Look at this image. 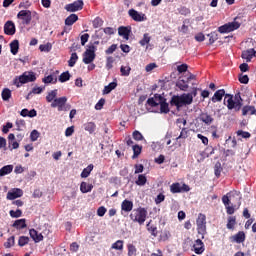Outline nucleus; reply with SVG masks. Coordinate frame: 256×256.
<instances>
[{
	"mask_svg": "<svg viewBox=\"0 0 256 256\" xmlns=\"http://www.w3.org/2000/svg\"><path fill=\"white\" fill-rule=\"evenodd\" d=\"M124 242L123 240H117L111 246V249H115L116 251H123Z\"/></svg>",
	"mask_w": 256,
	"mask_h": 256,
	"instance_id": "40",
	"label": "nucleus"
},
{
	"mask_svg": "<svg viewBox=\"0 0 256 256\" xmlns=\"http://www.w3.org/2000/svg\"><path fill=\"white\" fill-rule=\"evenodd\" d=\"M80 191L81 193H91V191H93V184H88L87 182H81Z\"/></svg>",
	"mask_w": 256,
	"mask_h": 256,
	"instance_id": "30",
	"label": "nucleus"
},
{
	"mask_svg": "<svg viewBox=\"0 0 256 256\" xmlns=\"http://www.w3.org/2000/svg\"><path fill=\"white\" fill-rule=\"evenodd\" d=\"M256 51L255 49L251 48L248 50H244L242 52V59H245L247 61V63H249L251 61V59H253V57H255Z\"/></svg>",
	"mask_w": 256,
	"mask_h": 256,
	"instance_id": "21",
	"label": "nucleus"
},
{
	"mask_svg": "<svg viewBox=\"0 0 256 256\" xmlns=\"http://www.w3.org/2000/svg\"><path fill=\"white\" fill-rule=\"evenodd\" d=\"M235 225H237V217L235 216L228 217V222L226 224L227 229L233 230L235 229Z\"/></svg>",
	"mask_w": 256,
	"mask_h": 256,
	"instance_id": "33",
	"label": "nucleus"
},
{
	"mask_svg": "<svg viewBox=\"0 0 256 256\" xmlns=\"http://www.w3.org/2000/svg\"><path fill=\"white\" fill-rule=\"evenodd\" d=\"M117 87V82H111L109 85L104 87L103 90V95H109L113 91V89H116Z\"/></svg>",
	"mask_w": 256,
	"mask_h": 256,
	"instance_id": "35",
	"label": "nucleus"
},
{
	"mask_svg": "<svg viewBox=\"0 0 256 256\" xmlns=\"http://www.w3.org/2000/svg\"><path fill=\"white\" fill-rule=\"evenodd\" d=\"M231 199L239 201V203H241V192L233 190L224 195L222 197V203L225 205V207L231 205Z\"/></svg>",
	"mask_w": 256,
	"mask_h": 256,
	"instance_id": "6",
	"label": "nucleus"
},
{
	"mask_svg": "<svg viewBox=\"0 0 256 256\" xmlns=\"http://www.w3.org/2000/svg\"><path fill=\"white\" fill-rule=\"evenodd\" d=\"M2 99L3 101H9L11 99V90L9 88H4L2 90Z\"/></svg>",
	"mask_w": 256,
	"mask_h": 256,
	"instance_id": "44",
	"label": "nucleus"
},
{
	"mask_svg": "<svg viewBox=\"0 0 256 256\" xmlns=\"http://www.w3.org/2000/svg\"><path fill=\"white\" fill-rule=\"evenodd\" d=\"M238 80L244 85H247V83H249V76L241 74Z\"/></svg>",
	"mask_w": 256,
	"mask_h": 256,
	"instance_id": "64",
	"label": "nucleus"
},
{
	"mask_svg": "<svg viewBox=\"0 0 256 256\" xmlns=\"http://www.w3.org/2000/svg\"><path fill=\"white\" fill-rule=\"evenodd\" d=\"M132 149H133L132 159H137V157L141 155V151H143V146L136 144L132 146Z\"/></svg>",
	"mask_w": 256,
	"mask_h": 256,
	"instance_id": "34",
	"label": "nucleus"
},
{
	"mask_svg": "<svg viewBox=\"0 0 256 256\" xmlns=\"http://www.w3.org/2000/svg\"><path fill=\"white\" fill-rule=\"evenodd\" d=\"M176 87H178L180 91H189V81L180 79L176 82Z\"/></svg>",
	"mask_w": 256,
	"mask_h": 256,
	"instance_id": "27",
	"label": "nucleus"
},
{
	"mask_svg": "<svg viewBox=\"0 0 256 256\" xmlns=\"http://www.w3.org/2000/svg\"><path fill=\"white\" fill-rule=\"evenodd\" d=\"M128 15L129 17H131V19H133V21H136L137 23H141L142 21H147V16L143 13H139L135 9H130L128 11Z\"/></svg>",
	"mask_w": 256,
	"mask_h": 256,
	"instance_id": "11",
	"label": "nucleus"
},
{
	"mask_svg": "<svg viewBox=\"0 0 256 256\" xmlns=\"http://www.w3.org/2000/svg\"><path fill=\"white\" fill-rule=\"evenodd\" d=\"M39 50L42 51V52H45V53H49L51 51V44L48 43V44H41L39 46Z\"/></svg>",
	"mask_w": 256,
	"mask_h": 256,
	"instance_id": "58",
	"label": "nucleus"
},
{
	"mask_svg": "<svg viewBox=\"0 0 256 256\" xmlns=\"http://www.w3.org/2000/svg\"><path fill=\"white\" fill-rule=\"evenodd\" d=\"M94 29H99V27H103V19L100 17H96L92 22Z\"/></svg>",
	"mask_w": 256,
	"mask_h": 256,
	"instance_id": "49",
	"label": "nucleus"
},
{
	"mask_svg": "<svg viewBox=\"0 0 256 256\" xmlns=\"http://www.w3.org/2000/svg\"><path fill=\"white\" fill-rule=\"evenodd\" d=\"M239 27H241V24H239V22H229L218 27V31L219 33H231L232 31H236V29H239Z\"/></svg>",
	"mask_w": 256,
	"mask_h": 256,
	"instance_id": "8",
	"label": "nucleus"
},
{
	"mask_svg": "<svg viewBox=\"0 0 256 256\" xmlns=\"http://www.w3.org/2000/svg\"><path fill=\"white\" fill-rule=\"evenodd\" d=\"M192 251H194L196 255H203V253H205V244L203 243L201 238L195 240Z\"/></svg>",
	"mask_w": 256,
	"mask_h": 256,
	"instance_id": "14",
	"label": "nucleus"
},
{
	"mask_svg": "<svg viewBox=\"0 0 256 256\" xmlns=\"http://www.w3.org/2000/svg\"><path fill=\"white\" fill-rule=\"evenodd\" d=\"M10 51L12 55H17V53H19V40H13L10 43Z\"/></svg>",
	"mask_w": 256,
	"mask_h": 256,
	"instance_id": "32",
	"label": "nucleus"
},
{
	"mask_svg": "<svg viewBox=\"0 0 256 256\" xmlns=\"http://www.w3.org/2000/svg\"><path fill=\"white\" fill-rule=\"evenodd\" d=\"M59 74V70H56L55 72H53L52 74L45 76L42 81L48 85L49 83H57V75Z\"/></svg>",
	"mask_w": 256,
	"mask_h": 256,
	"instance_id": "20",
	"label": "nucleus"
},
{
	"mask_svg": "<svg viewBox=\"0 0 256 256\" xmlns=\"http://www.w3.org/2000/svg\"><path fill=\"white\" fill-rule=\"evenodd\" d=\"M169 103H167V101H164L160 104V112L161 113H169Z\"/></svg>",
	"mask_w": 256,
	"mask_h": 256,
	"instance_id": "54",
	"label": "nucleus"
},
{
	"mask_svg": "<svg viewBox=\"0 0 256 256\" xmlns=\"http://www.w3.org/2000/svg\"><path fill=\"white\" fill-rule=\"evenodd\" d=\"M187 69H189V66L187 64L177 66L178 73H186Z\"/></svg>",
	"mask_w": 256,
	"mask_h": 256,
	"instance_id": "62",
	"label": "nucleus"
},
{
	"mask_svg": "<svg viewBox=\"0 0 256 256\" xmlns=\"http://www.w3.org/2000/svg\"><path fill=\"white\" fill-rule=\"evenodd\" d=\"M105 213H107V208H105V206H100L97 209V215L98 217H105Z\"/></svg>",
	"mask_w": 256,
	"mask_h": 256,
	"instance_id": "60",
	"label": "nucleus"
},
{
	"mask_svg": "<svg viewBox=\"0 0 256 256\" xmlns=\"http://www.w3.org/2000/svg\"><path fill=\"white\" fill-rule=\"evenodd\" d=\"M9 215L12 217V219H19V217L23 216V211L21 209H17L16 211L10 210Z\"/></svg>",
	"mask_w": 256,
	"mask_h": 256,
	"instance_id": "41",
	"label": "nucleus"
},
{
	"mask_svg": "<svg viewBox=\"0 0 256 256\" xmlns=\"http://www.w3.org/2000/svg\"><path fill=\"white\" fill-rule=\"evenodd\" d=\"M130 219L133 223H138L139 225H143L145 221H147V209L143 207H139L134 209L130 213Z\"/></svg>",
	"mask_w": 256,
	"mask_h": 256,
	"instance_id": "3",
	"label": "nucleus"
},
{
	"mask_svg": "<svg viewBox=\"0 0 256 256\" xmlns=\"http://www.w3.org/2000/svg\"><path fill=\"white\" fill-rule=\"evenodd\" d=\"M189 191H191V187H189V185H187L185 183H183L181 185V183L175 182V183H172L171 186H170V192L173 193V194L189 193Z\"/></svg>",
	"mask_w": 256,
	"mask_h": 256,
	"instance_id": "7",
	"label": "nucleus"
},
{
	"mask_svg": "<svg viewBox=\"0 0 256 256\" xmlns=\"http://www.w3.org/2000/svg\"><path fill=\"white\" fill-rule=\"evenodd\" d=\"M29 235L31 239H33L34 243H41L44 239L43 234L37 232V230L33 228L29 230Z\"/></svg>",
	"mask_w": 256,
	"mask_h": 256,
	"instance_id": "19",
	"label": "nucleus"
},
{
	"mask_svg": "<svg viewBox=\"0 0 256 256\" xmlns=\"http://www.w3.org/2000/svg\"><path fill=\"white\" fill-rule=\"evenodd\" d=\"M103 105H105V99L101 98L95 105L96 111H101V109H103Z\"/></svg>",
	"mask_w": 256,
	"mask_h": 256,
	"instance_id": "61",
	"label": "nucleus"
},
{
	"mask_svg": "<svg viewBox=\"0 0 256 256\" xmlns=\"http://www.w3.org/2000/svg\"><path fill=\"white\" fill-rule=\"evenodd\" d=\"M132 137L133 139H135V141H143L144 139L143 134H141V132H139L138 130H135L132 133Z\"/></svg>",
	"mask_w": 256,
	"mask_h": 256,
	"instance_id": "57",
	"label": "nucleus"
},
{
	"mask_svg": "<svg viewBox=\"0 0 256 256\" xmlns=\"http://www.w3.org/2000/svg\"><path fill=\"white\" fill-rule=\"evenodd\" d=\"M233 239L236 243H243L245 241V232L239 231L236 235H234Z\"/></svg>",
	"mask_w": 256,
	"mask_h": 256,
	"instance_id": "37",
	"label": "nucleus"
},
{
	"mask_svg": "<svg viewBox=\"0 0 256 256\" xmlns=\"http://www.w3.org/2000/svg\"><path fill=\"white\" fill-rule=\"evenodd\" d=\"M149 43H151V36L149 33H145L143 38L139 41V45H141V47H145V45H149Z\"/></svg>",
	"mask_w": 256,
	"mask_h": 256,
	"instance_id": "36",
	"label": "nucleus"
},
{
	"mask_svg": "<svg viewBox=\"0 0 256 256\" xmlns=\"http://www.w3.org/2000/svg\"><path fill=\"white\" fill-rule=\"evenodd\" d=\"M66 103H67V97L63 96V97L54 99V101L51 103V107L53 109H55V107H58V111H63V107H65Z\"/></svg>",
	"mask_w": 256,
	"mask_h": 256,
	"instance_id": "16",
	"label": "nucleus"
},
{
	"mask_svg": "<svg viewBox=\"0 0 256 256\" xmlns=\"http://www.w3.org/2000/svg\"><path fill=\"white\" fill-rule=\"evenodd\" d=\"M13 173V165H6L0 169V177Z\"/></svg>",
	"mask_w": 256,
	"mask_h": 256,
	"instance_id": "31",
	"label": "nucleus"
},
{
	"mask_svg": "<svg viewBox=\"0 0 256 256\" xmlns=\"http://www.w3.org/2000/svg\"><path fill=\"white\" fill-rule=\"evenodd\" d=\"M29 241H30L29 237L20 236L18 239V245H19V247H25V245L29 244Z\"/></svg>",
	"mask_w": 256,
	"mask_h": 256,
	"instance_id": "46",
	"label": "nucleus"
},
{
	"mask_svg": "<svg viewBox=\"0 0 256 256\" xmlns=\"http://www.w3.org/2000/svg\"><path fill=\"white\" fill-rule=\"evenodd\" d=\"M17 19H21L24 25H29L33 17L30 10H21L17 14Z\"/></svg>",
	"mask_w": 256,
	"mask_h": 256,
	"instance_id": "12",
	"label": "nucleus"
},
{
	"mask_svg": "<svg viewBox=\"0 0 256 256\" xmlns=\"http://www.w3.org/2000/svg\"><path fill=\"white\" fill-rule=\"evenodd\" d=\"M189 137V129L182 128L180 135L176 137V141H179V139H187Z\"/></svg>",
	"mask_w": 256,
	"mask_h": 256,
	"instance_id": "48",
	"label": "nucleus"
},
{
	"mask_svg": "<svg viewBox=\"0 0 256 256\" xmlns=\"http://www.w3.org/2000/svg\"><path fill=\"white\" fill-rule=\"evenodd\" d=\"M19 197H23V190H21V188H14L7 193L6 199H8V201H15V199H19Z\"/></svg>",
	"mask_w": 256,
	"mask_h": 256,
	"instance_id": "15",
	"label": "nucleus"
},
{
	"mask_svg": "<svg viewBox=\"0 0 256 256\" xmlns=\"http://www.w3.org/2000/svg\"><path fill=\"white\" fill-rule=\"evenodd\" d=\"M208 37H209V44L213 45V43H215V41L219 39V34H217V32H211L210 34H208Z\"/></svg>",
	"mask_w": 256,
	"mask_h": 256,
	"instance_id": "51",
	"label": "nucleus"
},
{
	"mask_svg": "<svg viewBox=\"0 0 256 256\" xmlns=\"http://www.w3.org/2000/svg\"><path fill=\"white\" fill-rule=\"evenodd\" d=\"M200 121H202V123H205V125H211V123H213L215 119H213V117L209 113L203 112L200 114Z\"/></svg>",
	"mask_w": 256,
	"mask_h": 256,
	"instance_id": "23",
	"label": "nucleus"
},
{
	"mask_svg": "<svg viewBox=\"0 0 256 256\" xmlns=\"http://www.w3.org/2000/svg\"><path fill=\"white\" fill-rule=\"evenodd\" d=\"M83 127L90 135H93V133L97 131V125L95 122H86Z\"/></svg>",
	"mask_w": 256,
	"mask_h": 256,
	"instance_id": "26",
	"label": "nucleus"
},
{
	"mask_svg": "<svg viewBox=\"0 0 256 256\" xmlns=\"http://www.w3.org/2000/svg\"><path fill=\"white\" fill-rule=\"evenodd\" d=\"M12 227L14 229H25L27 227V220L25 218L15 220Z\"/></svg>",
	"mask_w": 256,
	"mask_h": 256,
	"instance_id": "25",
	"label": "nucleus"
},
{
	"mask_svg": "<svg viewBox=\"0 0 256 256\" xmlns=\"http://www.w3.org/2000/svg\"><path fill=\"white\" fill-rule=\"evenodd\" d=\"M40 135H41V134L39 133V131L33 130V131L30 133V139H31V141H33V142L37 141V140L39 139Z\"/></svg>",
	"mask_w": 256,
	"mask_h": 256,
	"instance_id": "59",
	"label": "nucleus"
},
{
	"mask_svg": "<svg viewBox=\"0 0 256 256\" xmlns=\"http://www.w3.org/2000/svg\"><path fill=\"white\" fill-rule=\"evenodd\" d=\"M77 21H79V16H77V14H70L65 19V25H67L68 27H71V26L75 25V23H77Z\"/></svg>",
	"mask_w": 256,
	"mask_h": 256,
	"instance_id": "24",
	"label": "nucleus"
},
{
	"mask_svg": "<svg viewBox=\"0 0 256 256\" xmlns=\"http://www.w3.org/2000/svg\"><path fill=\"white\" fill-rule=\"evenodd\" d=\"M136 185L143 187L147 183V176L145 174L138 175V179L135 181Z\"/></svg>",
	"mask_w": 256,
	"mask_h": 256,
	"instance_id": "38",
	"label": "nucleus"
},
{
	"mask_svg": "<svg viewBox=\"0 0 256 256\" xmlns=\"http://www.w3.org/2000/svg\"><path fill=\"white\" fill-rule=\"evenodd\" d=\"M36 80H37V77L33 72H24L21 76H19V82L22 84L33 83V81H36Z\"/></svg>",
	"mask_w": 256,
	"mask_h": 256,
	"instance_id": "13",
	"label": "nucleus"
},
{
	"mask_svg": "<svg viewBox=\"0 0 256 256\" xmlns=\"http://www.w3.org/2000/svg\"><path fill=\"white\" fill-rule=\"evenodd\" d=\"M196 225L199 237L201 239H205V235H207V216H205L203 213H199L196 220Z\"/></svg>",
	"mask_w": 256,
	"mask_h": 256,
	"instance_id": "4",
	"label": "nucleus"
},
{
	"mask_svg": "<svg viewBox=\"0 0 256 256\" xmlns=\"http://www.w3.org/2000/svg\"><path fill=\"white\" fill-rule=\"evenodd\" d=\"M83 5H85L83 0H76L73 3L67 4L65 9L68 13H75L77 11H81L83 9Z\"/></svg>",
	"mask_w": 256,
	"mask_h": 256,
	"instance_id": "9",
	"label": "nucleus"
},
{
	"mask_svg": "<svg viewBox=\"0 0 256 256\" xmlns=\"http://www.w3.org/2000/svg\"><path fill=\"white\" fill-rule=\"evenodd\" d=\"M197 91L199 88L193 87L191 93H183L182 95H174L171 97L170 106L176 107L177 111L181 110V107H187L193 103V97H197Z\"/></svg>",
	"mask_w": 256,
	"mask_h": 256,
	"instance_id": "2",
	"label": "nucleus"
},
{
	"mask_svg": "<svg viewBox=\"0 0 256 256\" xmlns=\"http://www.w3.org/2000/svg\"><path fill=\"white\" fill-rule=\"evenodd\" d=\"M236 135H237L238 137H241L242 139H249V138L251 137V133L245 132V131H243V130H238V131L236 132Z\"/></svg>",
	"mask_w": 256,
	"mask_h": 256,
	"instance_id": "55",
	"label": "nucleus"
},
{
	"mask_svg": "<svg viewBox=\"0 0 256 256\" xmlns=\"http://www.w3.org/2000/svg\"><path fill=\"white\" fill-rule=\"evenodd\" d=\"M189 22H190L189 19H185L183 21V25L179 29L180 33H183L184 35H187V33H189V26L185 25L186 23H189Z\"/></svg>",
	"mask_w": 256,
	"mask_h": 256,
	"instance_id": "50",
	"label": "nucleus"
},
{
	"mask_svg": "<svg viewBox=\"0 0 256 256\" xmlns=\"http://www.w3.org/2000/svg\"><path fill=\"white\" fill-rule=\"evenodd\" d=\"M223 97H225L224 101H226V106L229 111H233V109L234 111H236V113L241 111V107H243V98H241L240 93L236 94L233 98V95L225 94V89H220L214 93L212 97V102H221L223 101Z\"/></svg>",
	"mask_w": 256,
	"mask_h": 256,
	"instance_id": "1",
	"label": "nucleus"
},
{
	"mask_svg": "<svg viewBox=\"0 0 256 256\" xmlns=\"http://www.w3.org/2000/svg\"><path fill=\"white\" fill-rule=\"evenodd\" d=\"M105 35H115V28L113 27H106L103 29Z\"/></svg>",
	"mask_w": 256,
	"mask_h": 256,
	"instance_id": "63",
	"label": "nucleus"
},
{
	"mask_svg": "<svg viewBox=\"0 0 256 256\" xmlns=\"http://www.w3.org/2000/svg\"><path fill=\"white\" fill-rule=\"evenodd\" d=\"M56 97H57V89L52 90L48 93V95L46 96V101L48 103H53V101H55V99H57Z\"/></svg>",
	"mask_w": 256,
	"mask_h": 256,
	"instance_id": "39",
	"label": "nucleus"
},
{
	"mask_svg": "<svg viewBox=\"0 0 256 256\" xmlns=\"http://www.w3.org/2000/svg\"><path fill=\"white\" fill-rule=\"evenodd\" d=\"M221 171H223V167H221V162H216L214 166V173L217 177H221Z\"/></svg>",
	"mask_w": 256,
	"mask_h": 256,
	"instance_id": "53",
	"label": "nucleus"
},
{
	"mask_svg": "<svg viewBox=\"0 0 256 256\" xmlns=\"http://www.w3.org/2000/svg\"><path fill=\"white\" fill-rule=\"evenodd\" d=\"M164 101H167V99L160 94H155L154 97L148 98L147 105L149 107H159Z\"/></svg>",
	"mask_w": 256,
	"mask_h": 256,
	"instance_id": "10",
	"label": "nucleus"
},
{
	"mask_svg": "<svg viewBox=\"0 0 256 256\" xmlns=\"http://www.w3.org/2000/svg\"><path fill=\"white\" fill-rule=\"evenodd\" d=\"M147 231H149V233H151L152 237H157V227L155 226H151V222H149L147 224Z\"/></svg>",
	"mask_w": 256,
	"mask_h": 256,
	"instance_id": "52",
	"label": "nucleus"
},
{
	"mask_svg": "<svg viewBox=\"0 0 256 256\" xmlns=\"http://www.w3.org/2000/svg\"><path fill=\"white\" fill-rule=\"evenodd\" d=\"M118 35L128 41L129 35H131V26H120L118 28Z\"/></svg>",
	"mask_w": 256,
	"mask_h": 256,
	"instance_id": "18",
	"label": "nucleus"
},
{
	"mask_svg": "<svg viewBox=\"0 0 256 256\" xmlns=\"http://www.w3.org/2000/svg\"><path fill=\"white\" fill-rule=\"evenodd\" d=\"M15 246V236H11L4 243L5 249H11V247Z\"/></svg>",
	"mask_w": 256,
	"mask_h": 256,
	"instance_id": "47",
	"label": "nucleus"
},
{
	"mask_svg": "<svg viewBox=\"0 0 256 256\" xmlns=\"http://www.w3.org/2000/svg\"><path fill=\"white\" fill-rule=\"evenodd\" d=\"M128 256H134L137 255V248L133 244H128Z\"/></svg>",
	"mask_w": 256,
	"mask_h": 256,
	"instance_id": "56",
	"label": "nucleus"
},
{
	"mask_svg": "<svg viewBox=\"0 0 256 256\" xmlns=\"http://www.w3.org/2000/svg\"><path fill=\"white\" fill-rule=\"evenodd\" d=\"M121 211H125V213L133 211V201L127 199L123 200L121 203Z\"/></svg>",
	"mask_w": 256,
	"mask_h": 256,
	"instance_id": "22",
	"label": "nucleus"
},
{
	"mask_svg": "<svg viewBox=\"0 0 256 256\" xmlns=\"http://www.w3.org/2000/svg\"><path fill=\"white\" fill-rule=\"evenodd\" d=\"M94 167L95 166L93 164H89L86 168L82 170L80 177L82 179H87V177L91 175V171H93Z\"/></svg>",
	"mask_w": 256,
	"mask_h": 256,
	"instance_id": "28",
	"label": "nucleus"
},
{
	"mask_svg": "<svg viewBox=\"0 0 256 256\" xmlns=\"http://www.w3.org/2000/svg\"><path fill=\"white\" fill-rule=\"evenodd\" d=\"M78 60H79V56L77 55V53L76 52L72 53L68 61L69 67H75V63H77Z\"/></svg>",
	"mask_w": 256,
	"mask_h": 256,
	"instance_id": "43",
	"label": "nucleus"
},
{
	"mask_svg": "<svg viewBox=\"0 0 256 256\" xmlns=\"http://www.w3.org/2000/svg\"><path fill=\"white\" fill-rule=\"evenodd\" d=\"M69 79H71V74L69 71H66L59 76L58 81H60V83H66V81H69Z\"/></svg>",
	"mask_w": 256,
	"mask_h": 256,
	"instance_id": "42",
	"label": "nucleus"
},
{
	"mask_svg": "<svg viewBox=\"0 0 256 256\" xmlns=\"http://www.w3.org/2000/svg\"><path fill=\"white\" fill-rule=\"evenodd\" d=\"M120 73H121L122 77H129V75L131 74V67L121 66Z\"/></svg>",
	"mask_w": 256,
	"mask_h": 256,
	"instance_id": "45",
	"label": "nucleus"
},
{
	"mask_svg": "<svg viewBox=\"0 0 256 256\" xmlns=\"http://www.w3.org/2000/svg\"><path fill=\"white\" fill-rule=\"evenodd\" d=\"M17 29L15 28V23H13V21L8 20L5 24H4V33L5 35H15Z\"/></svg>",
	"mask_w": 256,
	"mask_h": 256,
	"instance_id": "17",
	"label": "nucleus"
},
{
	"mask_svg": "<svg viewBox=\"0 0 256 256\" xmlns=\"http://www.w3.org/2000/svg\"><path fill=\"white\" fill-rule=\"evenodd\" d=\"M95 51H97V47H95V45L88 46L83 54V63H85V65H90V63L95 61Z\"/></svg>",
	"mask_w": 256,
	"mask_h": 256,
	"instance_id": "5",
	"label": "nucleus"
},
{
	"mask_svg": "<svg viewBox=\"0 0 256 256\" xmlns=\"http://www.w3.org/2000/svg\"><path fill=\"white\" fill-rule=\"evenodd\" d=\"M242 115L247 116V115H256V109L255 106H244L242 108Z\"/></svg>",
	"mask_w": 256,
	"mask_h": 256,
	"instance_id": "29",
	"label": "nucleus"
}]
</instances>
